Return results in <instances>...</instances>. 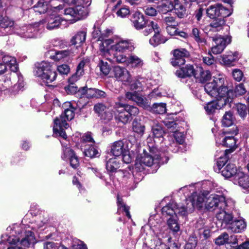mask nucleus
Segmentation results:
<instances>
[{"label": "nucleus", "instance_id": "nucleus-1", "mask_svg": "<svg viewBox=\"0 0 249 249\" xmlns=\"http://www.w3.org/2000/svg\"><path fill=\"white\" fill-rule=\"evenodd\" d=\"M225 205L224 196L212 194L207 197L205 206L209 211H213L217 209V219L222 223H229L231 221L232 215L226 212Z\"/></svg>", "mask_w": 249, "mask_h": 249}, {"label": "nucleus", "instance_id": "nucleus-2", "mask_svg": "<svg viewBox=\"0 0 249 249\" xmlns=\"http://www.w3.org/2000/svg\"><path fill=\"white\" fill-rule=\"evenodd\" d=\"M69 5H73L72 7L66 8L65 15L70 20L75 22L86 18L88 14L87 7L90 5L91 0H63Z\"/></svg>", "mask_w": 249, "mask_h": 249}, {"label": "nucleus", "instance_id": "nucleus-3", "mask_svg": "<svg viewBox=\"0 0 249 249\" xmlns=\"http://www.w3.org/2000/svg\"><path fill=\"white\" fill-rule=\"evenodd\" d=\"M224 81L223 75L219 74L217 77L213 76V81L205 85V90L209 95L215 98H232L233 92L229 90L226 86H224Z\"/></svg>", "mask_w": 249, "mask_h": 249}, {"label": "nucleus", "instance_id": "nucleus-4", "mask_svg": "<svg viewBox=\"0 0 249 249\" xmlns=\"http://www.w3.org/2000/svg\"><path fill=\"white\" fill-rule=\"evenodd\" d=\"M133 48L132 43L128 40L122 39H116L115 41L111 39H107L100 45L101 54L105 56L107 59L109 51L110 50L116 52H124L127 50H131Z\"/></svg>", "mask_w": 249, "mask_h": 249}, {"label": "nucleus", "instance_id": "nucleus-5", "mask_svg": "<svg viewBox=\"0 0 249 249\" xmlns=\"http://www.w3.org/2000/svg\"><path fill=\"white\" fill-rule=\"evenodd\" d=\"M114 115L118 121L124 124L127 123L131 120V116H136L139 112V109L134 106L117 102L115 105Z\"/></svg>", "mask_w": 249, "mask_h": 249}, {"label": "nucleus", "instance_id": "nucleus-6", "mask_svg": "<svg viewBox=\"0 0 249 249\" xmlns=\"http://www.w3.org/2000/svg\"><path fill=\"white\" fill-rule=\"evenodd\" d=\"M35 74L48 86L56 79L57 76L55 70L46 62H42L39 64L35 70Z\"/></svg>", "mask_w": 249, "mask_h": 249}, {"label": "nucleus", "instance_id": "nucleus-7", "mask_svg": "<svg viewBox=\"0 0 249 249\" xmlns=\"http://www.w3.org/2000/svg\"><path fill=\"white\" fill-rule=\"evenodd\" d=\"M207 195L204 193H194L186 199V206L181 207L182 211L179 212L182 214H186L187 212H192L195 208L199 209L202 208L205 205Z\"/></svg>", "mask_w": 249, "mask_h": 249}, {"label": "nucleus", "instance_id": "nucleus-8", "mask_svg": "<svg viewBox=\"0 0 249 249\" xmlns=\"http://www.w3.org/2000/svg\"><path fill=\"white\" fill-rule=\"evenodd\" d=\"M62 146V153L61 159L65 161L69 160L70 165L74 169L77 168L79 165V160L75 155L74 151L70 147H68V143L61 141Z\"/></svg>", "mask_w": 249, "mask_h": 249}, {"label": "nucleus", "instance_id": "nucleus-9", "mask_svg": "<svg viewBox=\"0 0 249 249\" xmlns=\"http://www.w3.org/2000/svg\"><path fill=\"white\" fill-rule=\"evenodd\" d=\"M231 13L229 9L224 7L220 4L211 5L206 10L208 17L212 19L218 17L226 18L230 16Z\"/></svg>", "mask_w": 249, "mask_h": 249}, {"label": "nucleus", "instance_id": "nucleus-10", "mask_svg": "<svg viewBox=\"0 0 249 249\" xmlns=\"http://www.w3.org/2000/svg\"><path fill=\"white\" fill-rule=\"evenodd\" d=\"M173 57L171 63L173 66H181L186 62V59L190 56V53L184 48L175 49L172 51Z\"/></svg>", "mask_w": 249, "mask_h": 249}, {"label": "nucleus", "instance_id": "nucleus-11", "mask_svg": "<svg viewBox=\"0 0 249 249\" xmlns=\"http://www.w3.org/2000/svg\"><path fill=\"white\" fill-rule=\"evenodd\" d=\"M35 222L32 223L30 225L24 226L25 233H34L37 231V229L42 228L48 221L47 215L43 214L38 215L34 220Z\"/></svg>", "mask_w": 249, "mask_h": 249}, {"label": "nucleus", "instance_id": "nucleus-12", "mask_svg": "<svg viewBox=\"0 0 249 249\" xmlns=\"http://www.w3.org/2000/svg\"><path fill=\"white\" fill-rule=\"evenodd\" d=\"M63 107L64 108V113H62L59 117L56 118L60 119L61 124H62L65 128H68L69 124L67 121H71L74 118L75 108L72 106L71 103L69 102L64 103Z\"/></svg>", "mask_w": 249, "mask_h": 249}, {"label": "nucleus", "instance_id": "nucleus-13", "mask_svg": "<svg viewBox=\"0 0 249 249\" xmlns=\"http://www.w3.org/2000/svg\"><path fill=\"white\" fill-rule=\"evenodd\" d=\"M229 98L228 97L216 98V100L208 103L204 107L206 113L209 115L214 113L216 110L221 108L226 105L227 102H229Z\"/></svg>", "mask_w": 249, "mask_h": 249}, {"label": "nucleus", "instance_id": "nucleus-14", "mask_svg": "<svg viewBox=\"0 0 249 249\" xmlns=\"http://www.w3.org/2000/svg\"><path fill=\"white\" fill-rule=\"evenodd\" d=\"M181 207L184 206L178 207L174 201L170 202L162 208V214L164 216H170V218H173L175 215H177V213L185 215V214H182L179 212L182 211Z\"/></svg>", "mask_w": 249, "mask_h": 249}, {"label": "nucleus", "instance_id": "nucleus-15", "mask_svg": "<svg viewBox=\"0 0 249 249\" xmlns=\"http://www.w3.org/2000/svg\"><path fill=\"white\" fill-rule=\"evenodd\" d=\"M114 77L118 81L123 82H130L131 75L129 72L124 68L115 66L113 69Z\"/></svg>", "mask_w": 249, "mask_h": 249}, {"label": "nucleus", "instance_id": "nucleus-16", "mask_svg": "<svg viewBox=\"0 0 249 249\" xmlns=\"http://www.w3.org/2000/svg\"><path fill=\"white\" fill-rule=\"evenodd\" d=\"M215 243L217 245L231 244L233 248L238 245L236 236L234 234H221L215 239Z\"/></svg>", "mask_w": 249, "mask_h": 249}, {"label": "nucleus", "instance_id": "nucleus-17", "mask_svg": "<svg viewBox=\"0 0 249 249\" xmlns=\"http://www.w3.org/2000/svg\"><path fill=\"white\" fill-rule=\"evenodd\" d=\"M187 2L188 0H174L173 10L179 18H183L185 16V5Z\"/></svg>", "mask_w": 249, "mask_h": 249}, {"label": "nucleus", "instance_id": "nucleus-18", "mask_svg": "<svg viewBox=\"0 0 249 249\" xmlns=\"http://www.w3.org/2000/svg\"><path fill=\"white\" fill-rule=\"evenodd\" d=\"M125 96L127 99L136 102L140 107H146L148 106L147 100L143 98L141 95L136 91L127 92Z\"/></svg>", "mask_w": 249, "mask_h": 249}, {"label": "nucleus", "instance_id": "nucleus-19", "mask_svg": "<svg viewBox=\"0 0 249 249\" xmlns=\"http://www.w3.org/2000/svg\"><path fill=\"white\" fill-rule=\"evenodd\" d=\"M61 18L59 16H54L53 15L47 17L45 20H42V22L41 25L43 23H47L46 28L50 30H53L58 28L61 24Z\"/></svg>", "mask_w": 249, "mask_h": 249}, {"label": "nucleus", "instance_id": "nucleus-20", "mask_svg": "<svg viewBox=\"0 0 249 249\" xmlns=\"http://www.w3.org/2000/svg\"><path fill=\"white\" fill-rule=\"evenodd\" d=\"M42 21L35 23L34 25H30L26 28V32L23 33L22 37L25 38L36 37L37 32L40 29L41 23Z\"/></svg>", "mask_w": 249, "mask_h": 249}, {"label": "nucleus", "instance_id": "nucleus-21", "mask_svg": "<svg viewBox=\"0 0 249 249\" xmlns=\"http://www.w3.org/2000/svg\"><path fill=\"white\" fill-rule=\"evenodd\" d=\"M233 130L231 136H226L225 137H224L223 136H221V138H222V142L221 144L223 146L229 147L230 148L229 152L231 151V149L234 148L236 144V141L233 135H235L238 133V130L236 127H233Z\"/></svg>", "mask_w": 249, "mask_h": 249}, {"label": "nucleus", "instance_id": "nucleus-22", "mask_svg": "<svg viewBox=\"0 0 249 249\" xmlns=\"http://www.w3.org/2000/svg\"><path fill=\"white\" fill-rule=\"evenodd\" d=\"M147 20H145L143 15L140 12H135L132 18V22L137 30L143 29V26Z\"/></svg>", "mask_w": 249, "mask_h": 249}, {"label": "nucleus", "instance_id": "nucleus-23", "mask_svg": "<svg viewBox=\"0 0 249 249\" xmlns=\"http://www.w3.org/2000/svg\"><path fill=\"white\" fill-rule=\"evenodd\" d=\"M14 25V21L7 16L0 15V28L4 30H7L6 33L1 35H6L11 33V28Z\"/></svg>", "mask_w": 249, "mask_h": 249}, {"label": "nucleus", "instance_id": "nucleus-24", "mask_svg": "<svg viewBox=\"0 0 249 249\" xmlns=\"http://www.w3.org/2000/svg\"><path fill=\"white\" fill-rule=\"evenodd\" d=\"M94 110L102 117L107 120H110L113 118V113L107 111V107L103 103H98L94 105Z\"/></svg>", "mask_w": 249, "mask_h": 249}, {"label": "nucleus", "instance_id": "nucleus-25", "mask_svg": "<svg viewBox=\"0 0 249 249\" xmlns=\"http://www.w3.org/2000/svg\"><path fill=\"white\" fill-rule=\"evenodd\" d=\"M194 67L191 65H187L184 67L180 68L176 71V75L180 78H184L185 77H190L194 76L196 74Z\"/></svg>", "mask_w": 249, "mask_h": 249}, {"label": "nucleus", "instance_id": "nucleus-26", "mask_svg": "<svg viewBox=\"0 0 249 249\" xmlns=\"http://www.w3.org/2000/svg\"><path fill=\"white\" fill-rule=\"evenodd\" d=\"M238 53H228L226 54L220 56V63L227 66H233V63L236 61L238 58Z\"/></svg>", "mask_w": 249, "mask_h": 249}, {"label": "nucleus", "instance_id": "nucleus-27", "mask_svg": "<svg viewBox=\"0 0 249 249\" xmlns=\"http://www.w3.org/2000/svg\"><path fill=\"white\" fill-rule=\"evenodd\" d=\"M110 152L114 156L118 157L126 149L124 147L123 141L119 140L112 143L110 146Z\"/></svg>", "mask_w": 249, "mask_h": 249}, {"label": "nucleus", "instance_id": "nucleus-28", "mask_svg": "<svg viewBox=\"0 0 249 249\" xmlns=\"http://www.w3.org/2000/svg\"><path fill=\"white\" fill-rule=\"evenodd\" d=\"M174 0H162L159 3L157 9L158 11L165 14L173 10Z\"/></svg>", "mask_w": 249, "mask_h": 249}, {"label": "nucleus", "instance_id": "nucleus-29", "mask_svg": "<svg viewBox=\"0 0 249 249\" xmlns=\"http://www.w3.org/2000/svg\"><path fill=\"white\" fill-rule=\"evenodd\" d=\"M60 120L58 118H55L54 120V126H53V132L55 133H58L59 136L61 137L63 140H61V141H63L67 143V141H66V139L67 138V136L66 134L65 131L64 130V128H66L64 126L61 124Z\"/></svg>", "mask_w": 249, "mask_h": 249}, {"label": "nucleus", "instance_id": "nucleus-30", "mask_svg": "<svg viewBox=\"0 0 249 249\" xmlns=\"http://www.w3.org/2000/svg\"><path fill=\"white\" fill-rule=\"evenodd\" d=\"M235 181H237L240 186L243 189L249 188V176L243 172H238L234 177Z\"/></svg>", "mask_w": 249, "mask_h": 249}, {"label": "nucleus", "instance_id": "nucleus-31", "mask_svg": "<svg viewBox=\"0 0 249 249\" xmlns=\"http://www.w3.org/2000/svg\"><path fill=\"white\" fill-rule=\"evenodd\" d=\"M87 33L85 31L77 32L71 39L72 45L76 46V48L81 46L85 41Z\"/></svg>", "mask_w": 249, "mask_h": 249}, {"label": "nucleus", "instance_id": "nucleus-32", "mask_svg": "<svg viewBox=\"0 0 249 249\" xmlns=\"http://www.w3.org/2000/svg\"><path fill=\"white\" fill-rule=\"evenodd\" d=\"M221 175L225 178H230L237 174V168L233 164L229 163L225 166L220 172Z\"/></svg>", "mask_w": 249, "mask_h": 249}, {"label": "nucleus", "instance_id": "nucleus-33", "mask_svg": "<svg viewBox=\"0 0 249 249\" xmlns=\"http://www.w3.org/2000/svg\"><path fill=\"white\" fill-rule=\"evenodd\" d=\"M159 28L160 27L156 22L153 21L147 20L143 26L142 33L145 36H147L153 32L154 33L155 32H157Z\"/></svg>", "mask_w": 249, "mask_h": 249}, {"label": "nucleus", "instance_id": "nucleus-34", "mask_svg": "<svg viewBox=\"0 0 249 249\" xmlns=\"http://www.w3.org/2000/svg\"><path fill=\"white\" fill-rule=\"evenodd\" d=\"M228 224H231L230 227L232 231L236 233L242 232L246 227V224L244 220H235L234 222L231 220Z\"/></svg>", "mask_w": 249, "mask_h": 249}, {"label": "nucleus", "instance_id": "nucleus-35", "mask_svg": "<svg viewBox=\"0 0 249 249\" xmlns=\"http://www.w3.org/2000/svg\"><path fill=\"white\" fill-rule=\"evenodd\" d=\"M195 77L200 82L204 83L211 78V74L209 71H204L201 67H199L196 71Z\"/></svg>", "mask_w": 249, "mask_h": 249}, {"label": "nucleus", "instance_id": "nucleus-36", "mask_svg": "<svg viewBox=\"0 0 249 249\" xmlns=\"http://www.w3.org/2000/svg\"><path fill=\"white\" fill-rule=\"evenodd\" d=\"M84 147V154L86 156L91 158L99 156L100 153L94 144H88Z\"/></svg>", "mask_w": 249, "mask_h": 249}, {"label": "nucleus", "instance_id": "nucleus-37", "mask_svg": "<svg viewBox=\"0 0 249 249\" xmlns=\"http://www.w3.org/2000/svg\"><path fill=\"white\" fill-rule=\"evenodd\" d=\"M161 29L160 28L158 32L154 33V36L149 39V43L154 47L157 46L160 44L164 43L166 39L160 34Z\"/></svg>", "mask_w": 249, "mask_h": 249}, {"label": "nucleus", "instance_id": "nucleus-38", "mask_svg": "<svg viewBox=\"0 0 249 249\" xmlns=\"http://www.w3.org/2000/svg\"><path fill=\"white\" fill-rule=\"evenodd\" d=\"M230 150H225L223 156H220L216 162V164L214 166L213 169L215 172L219 173L221 170H222L224 166L228 161V157H227L228 152Z\"/></svg>", "mask_w": 249, "mask_h": 249}, {"label": "nucleus", "instance_id": "nucleus-39", "mask_svg": "<svg viewBox=\"0 0 249 249\" xmlns=\"http://www.w3.org/2000/svg\"><path fill=\"white\" fill-rule=\"evenodd\" d=\"M73 52L69 50H62L56 52L54 55L50 56V58L55 61L65 60Z\"/></svg>", "mask_w": 249, "mask_h": 249}, {"label": "nucleus", "instance_id": "nucleus-40", "mask_svg": "<svg viewBox=\"0 0 249 249\" xmlns=\"http://www.w3.org/2000/svg\"><path fill=\"white\" fill-rule=\"evenodd\" d=\"M6 67L8 66L11 71H16L18 70L16 59L11 56L6 55L2 57V63Z\"/></svg>", "mask_w": 249, "mask_h": 249}, {"label": "nucleus", "instance_id": "nucleus-41", "mask_svg": "<svg viewBox=\"0 0 249 249\" xmlns=\"http://www.w3.org/2000/svg\"><path fill=\"white\" fill-rule=\"evenodd\" d=\"M120 163L115 158H112L107 161L106 169L110 172H116L117 169L120 168Z\"/></svg>", "mask_w": 249, "mask_h": 249}, {"label": "nucleus", "instance_id": "nucleus-42", "mask_svg": "<svg viewBox=\"0 0 249 249\" xmlns=\"http://www.w3.org/2000/svg\"><path fill=\"white\" fill-rule=\"evenodd\" d=\"M212 40L214 42V44L220 48L222 47L223 49H225L226 46L231 42V38L230 37H225L221 36L213 37Z\"/></svg>", "mask_w": 249, "mask_h": 249}, {"label": "nucleus", "instance_id": "nucleus-43", "mask_svg": "<svg viewBox=\"0 0 249 249\" xmlns=\"http://www.w3.org/2000/svg\"><path fill=\"white\" fill-rule=\"evenodd\" d=\"M225 23V21L222 18L213 20L209 25V31L212 32L219 31L223 29Z\"/></svg>", "mask_w": 249, "mask_h": 249}, {"label": "nucleus", "instance_id": "nucleus-44", "mask_svg": "<svg viewBox=\"0 0 249 249\" xmlns=\"http://www.w3.org/2000/svg\"><path fill=\"white\" fill-rule=\"evenodd\" d=\"M49 8L48 3L45 0H39L34 7L35 11L40 14L46 13Z\"/></svg>", "mask_w": 249, "mask_h": 249}, {"label": "nucleus", "instance_id": "nucleus-45", "mask_svg": "<svg viewBox=\"0 0 249 249\" xmlns=\"http://www.w3.org/2000/svg\"><path fill=\"white\" fill-rule=\"evenodd\" d=\"M191 36L199 45L205 44L206 43V40L203 37L200 30L196 28H194L192 29Z\"/></svg>", "mask_w": 249, "mask_h": 249}, {"label": "nucleus", "instance_id": "nucleus-46", "mask_svg": "<svg viewBox=\"0 0 249 249\" xmlns=\"http://www.w3.org/2000/svg\"><path fill=\"white\" fill-rule=\"evenodd\" d=\"M127 64L134 68H141L143 66V62L142 59L138 56L131 54L128 57Z\"/></svg>", "mask_w": 249, "mask_h": 249}, {"label": "nucleus", "instance_id": "nucleus-47", "mask_svg": "<svg viewBox=\"0 0 249 249\" xmlns=\"http://www.w3.org/2000/svg\"><path fill=\"white\" fill-rule=\"evenodd\" d=\"M117 207L118 212L122 211L125 213L126 216L128 218H131V215L129 213V207L126 205L123 202V199L119 197V195L117 196Z\"/></svg>", "mask_w": 249, "mask_h": 249}, {"label": "nucleus", "instance_id": "nucleus-48", "mask_svg": "<svg viewBox=\"0 0 249 249\" xmlns=\"http://www.w3.org/2000/svg\"><path fill=\"white\" fill-rule=\"evenodd\" d=\"M158 217L159 216L157 215L154 216H150L149 219V224L144 225L142 228L141 232H146L147 233L148 232L151 233L152 232H155L156 231L155 230L151 228V226H156L155 225V221L156 219H158Z\"/></svg>", "mask_w": 249, "mask_h": 249}, {"label": "nucleus", "instance_id": "nucleus-49", "mask_svg": "<svg viewBox=\"0 0 249 249\" xmlns=\"http://www.w3.org/2000/svg\"><path fill=\"white\" fill-rule=\"evenodd\" d=\"M112 34V32L109 29H107L104 33H101V31L98 30H95L92 33L93 37L94 38H98V40L102 42L101 44L104 40H107L105 39Z\"/></svg>", "mask_w": 249, "mask_h": 249}, {"label": "nucleus", "instance_id": "nucleus-50", "mask_svg": "<svg viewBox=\"0 0 249 249\" xmlns=\"http://www.w3.org/2000/svg\"><path fill=\"white\" fill-rule=\"evenodd\" d=\"M36 242V240L34 234H27L24 238L21 240L20 244L24 248H29Z\"/></svg>", "mask_w": 249, "mask_h": 249}, {"label": "nucleus", "instance_id": "nucleus-51", "mask_svg": "<svg viewBox=\"0 0 249 249\" xmlns=\"http://www.w3.org/2000/svg\"><path fill=\"white\" fill-rule=\"evenodd\" d=\"M222 124L223 126L229 127L231 126L233 123V114L231 111L226 112L223 116L222 120Z\"/></svg>", "mask_w": 249, "mask_h": 249}, {"label": "nucleus", "instance_id": "nucleus-52", "mask_svg": "<svg viewBox=\"0 0 249 249\" xmlns=\"http://www.w3.org/2000/svg\"><path fill=\"white\" fill-rule=\"evenodd\" d=\"M167 225L172 231L177 232L179 231V226L177 222V215H175L173 218H170L167 220Z\"/></svg>", "mask_w": 249, "mask_h": 249}, {"label": "nucleus", "instance_id": "nucleus-53", "mask_svg": "<svg viewBox=\"0 0 249 249\" xmlns=\"http://www.w3.org/2000/svg\"><path fill=\"white\" fill-rule=\"evenodd\" d=\"M132 124L133 131L140 136H142L145 130L144 125L141 124V123L139 122L137 120H134Z\"/></svg>", "mask_w": 249, "mask_h": 249}, {"label": "nucleus", "instance_id": "nucleus-54", "mask_svg": "<svg viewBox=\"0 0 249 249\" xmlns=\"http://www.w3.org/2000/svg\"><path fill=\"white\" fill-rule=\"evenodd\" d=\"M168 141L169 142L166 143V146L169 150L175 153L177 152L179 150L178 142H175L172 137H169Z\"/></svg>", "mask_w": 249, "mask_h": 249}, {"label": "nucleus", "instance_id": "nucleus-55", "mask_svg": "<svg viewBox=\"0 0 249 249\" xmlns=\"http://www.w3.org/2000/svg\"><path fill=\"white\" fill-rule=\"evenodd\" d=\"M228 90H230V89ZM231 91H232L233 92V97L231 98H229V102L230 101V99H232L234 97V96H238L242 95L247 91L243 84H239L238 85H237L234 89V92L232 90H231Z\"/></svg>", "mask_w": 249, "mask_h": 249}, {"label": "nucleus", "instance_id": "nucleus-56", "mask_svg": "<svg viewBox=\"0 0 249 249\" xmlns=\"http://www.w3.org/2000/svg\"><path fill=\"white\" fill-rule=\"evenodd\" d=\"M95 88L88 89L87 87H84L79 89V91L81 92L82 94L86 95L87 98H91L95 97Z\"/></svg>", "mask_w": 249, "mask_h": 249}, {"label": "nucleus", "instance_id": "nucleus-57", "mask_svg": "<svg viewBox=\"0 0 249 249\" xmlns=\"http://www.w3.org/2000/svg\"><path fill=\"white\" fill-rule=\"evenodd\" d=\"M152 132L155 138H162L164 134L162 127L158 124L152 127Z\"/></svg>", "mask_w": 249, "mask_h": 249}, {"label": "nucleus", "instance_id": "nucleus-58", "mask_svg": "<svg viewBox=\"0 0 249 249\" xmlns=\"http://www.w3.org/2000/svg\"><path fill=\"white\" fill-rule=\"evenodd\" d=\"M101 72L105 75H107L110 71V67L107 62L101 60L98 64Z\"/></svg>", "mask_w": 249, "mask_h": 249}, {"label": "nucleus", "instance_id": "nucleus-59", "mask_svg": "<svg viewBox=\"0 0 249 249\" xmlns=\"http://www.w3.org/2000/svg\"><path fill=\"white\" fill-rule=\"evenodd\" d=\"M11 82L9 78L2 76L0 79V91H5L11 86Z\"/></svg>", "mask_w": 249, "mask_h": 249}, {"label": "nucleus", "instance_id": "nucleus-60", "mask_svg": "<svg viewBox=\"0 0 249 249\" xmlns=\"http://www.w3.org/2000/svg\"><path fill=\"white\" fill-rule=\"evenodd\" d=\"M153 111L158 114H163L166 112V104L164 103H156L153 105Z\"/></svg>", "mask_w": 249, "mask_h": 249}, {"label": "nucleus", "instance_id": "nucleus-61", "mask_svg": "<svg viewBox=\"0 0 249 249\" xmlns=\"http://www.w3.org/2000/svg\"><path fill=\"white\" fill-rule=\"evenodd\" d=\"M82 146L83 147L88 144H94L95 143L90 132L85 133L82 138Z\"/></svg>", "mask_w": 249, "mask_h": 249}, {"label": "nucleus", "instance_id": "nucleus-62", "mask_svg": "<svg viewBox=\"0 0 249 249\" xmlns=\"http://www.w3.org/2000/svg\"><path fill=\"white\" fill-rule=\"evenodd\" d=\"M44 249H68L63 245L52 242H47L44 243Z\"/></svg>", "mask_w": 249, "mask_h": 249}, {"label": "nucleus", "instance_id": "nucleus-63", "mask_svg": "<svg viewBox=\"0 0 249 249\" xmlns=\"http://www.w3.org/2000/svg\"><path fill=\"white\" fill-rule=\"evenodd\" d=\"M154 160L153 157L147 154H145L141 159V163L146 166H151L154 163Z\"/></svg>", "mask_w": 249, "mask_h": 249}, {"label": "nucleus", "instance_id": "nucleus-64", "mask_svg": "<svg viewBox=\"0 0 249 249\" xmlns=\"http://www.w3.org/2000/svg\"><path fill=\"white\" fill-rule=\"evenodd\" d=\"M2 238L6 239L7 242L11 245H16L19 242V238L15 234H4Z\"/></svg>", "mask_w": 249, "mask_h": 249}]
</instances>
